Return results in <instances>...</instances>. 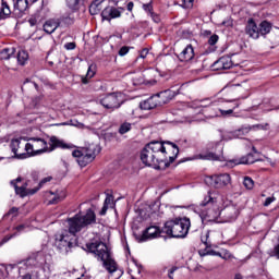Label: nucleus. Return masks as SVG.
<instances>
[{
    "mask_svg": "<svg viewBox=\"0 0 279 279\" xmlns=\"http://www.w3.org/2000/svg\"><path fill=\"white\" fill-rule=\"evenodd\" d=\"M180 148L178 145L168 142L167 146L162 142L148 143L141 153V160L146 167H153L154 169H160V165L169 167L175 161Z\"/></svg>",
    "mask_w": 279,
    "mask_h": 279,
    "instance_id": "nucleus-1",
    "label": "nucleus"
},
{
    "mask_svg": "<svg viewBox=\"0 0 279 279\" xmlns=\"http://www.w3.org/2000/svg\"><path fill=\"white\" fill-rule=\"evenodd\" d=\"M86 250L90 254H94L97 260L102 263V267L107 269V271L112 276L113 274H118L117 262L112 258V253L108 245L104 242L95 241L86 244Z\"/></svg>",
    "mask_w": 279,
    "mask_h": 279,
    "instance_id": "nucleus-2",
    "label": "nucleus"
},
{
    "mask_svg": "<svg viewBox=\"0 0 279 279\" xmlns=\"http://www.w3.org/2000/svg\"><path fill=\"white\" fill-rule=\"evenodd\" d=\"M186 86V84L181 85V87L178 89V93L168 89L154 95L148 99L140 102V108L141 110H154V108H158V106H165V104H169V101H171L175 95H180V93H182Z\"/></svg>",
    "mask_w": 279,
    "mask_h": 279,
    "instance_id": "nucleus-3",
    "label": "nucleus"
},
{
    "mask_svg": "<svg viewBox=\"0 0 279 279\" xmlns=\"http://www.w3.org/2000/svg\"><path fill=\"white\" fill-rule=\"evenodd\" d=\"M190 228L191 219L183 217L168 220L162 230L168 236H172L173 239H185Z\"/></svg>",
    "mask_w": 279,
    "mask_h": 279,
    "instance_id": "nucleus-4",
    "label": "nucleus"
},
{
    "mask_svg": "<svg viewBox=\"0 0 279 279\" xmlns=\"http://www.w3.org/2000/svg\"><path fill=\"white\" fill-rule=\"evenodd\" d=\"M97 221V217L95 216V211L93 209H88L85 215L76 214L72 218H68V232L75 236L77 232H82L84 228L92 226Z\"/></svg>",
    "mask_w": 279,
    "mask_h": 279,
    "instance_id": "nucleus-5",
    "label": "nucleus"
},
{
    "mask_svg": "<svg viewBox=\"0 0 279 279\" xmlns=\"http://www.w3.org/2000/svg\"><path fill=\"white\" fill-rule=\"evenodd\" d=\"M97 221V217L95 216V211L93 209H88L85 215L76 214L72 218H68V232L75 236L77 232H82L84 228L92 226Z\"/></svg>",
    "mask_w": 279,
    "mask_h": 279,
    "instance_id": "nucleus-6",
    "label": "nucleus"
},
{
    "mask_svg": "<svg viewBox=\"0 0 279 279\" xmlns=\"http://www.w3.org/2000/svg\"><path fill=\"white\" fill-rule=\"evenodd\" d=\"M99 151L100 148L97 144H89L82 150L72 151V156L76 158V162L77 165H80V167H86L87 165H90V162L95 160Z\"/></svg>",
    "mask_w": 279,
    "mask_h": 279,
    "instance_id": "nucleus-7",
    "label": "nucleus"
},
{
    "mask_svg": "<svg viewBox=\"0 0 279 279\" xmlns=\"http://www.w3.org/2000/svg\"><path fill=\"white\" fill-rule=\"evenodd\" d=\"M201 206H203L201 211V219L203 221H217L221 217L219 206L215 205V198L210 194L205 197Z\"/></svg>",
    "mask_w": 279,
    "mask_h": 279,
    "instance_id": "nucleus-8",
    "label": "nucleus"
},
{
    "mask_svg": "<svg viewBox=\"0 0 279 279\" xmlns=\"http://www.w3.org/2000/svg\"><path fill=\"white\" fill-rule=\"evenodd\" d=\"M74 235L69 230H61L54 234V245L61 254H69L73 247Z\"/></svg>",
    "mask_w": 279,
    "mask_h": 279,
    "instance_id": "nucleus-9",
    "label": "nucleus"
},
{
    "mask_svg": "<svg viewBox=\"0 0 279 279\" xmlns=\"http://www.w3.org/2000/svg\"><path fill=\"white\" fill-rule=\"evenodd\" d=\"M26 151L28 158L32 156H40V154H47L49 151V144L45 138L32 137L28 143H26Z\"/></svg>",
    "mask_w": 279,
    "mask_h": 279,
    "instance_id": "nucleus-10",
    "label": "nucleus"
},
{
    "mask_svg": "<svg viewBox=\"0 0 279 279\" xmlns=\"http://www.w3.org/2000/svg\"><path fill=\"white\" fill-rule=\"evenodd\" d=\"M210 104L220 106L213 117H222L223 119H227L228 117H232V114H234V110L239 108V101L236 100L211 101Z\"/></svg>",
    "mask_w": 279,
    "mask_h": 279,
    "instance_id": "nucleus-11",
    "label": "nucleus"
},
{
    "mask_svg": "<svg viewBox=\"0 0 279 279\" xmlns=\"http://www.w3.org/2000/svg\"><path fill=\"white\" fill-rule=\"evenodd\" d=\"M100 104L107 110H118L123 105V94L121 93H111L106 95L102 99H100Z\"/></svg>",
    "mask_w": 279,
    "mask_h": 279,
    "instance_id": "nucleus-12",
    "label": "nucleus"
},
{
    "mask_svg": "<svg viewBox=\"0 0 279 279\" xmlns=\"http://www.w3.org/2000/svg\"><path fill=\"white\" fill-rule=\"evenodd\" d=\"M205 182L214 189H226V186L232 182V179L230 178V174L222 173L206 177Z\"/></svg>",
    "mask_w": 279,
    "mask_h": 279,
    "instance_id": "nucleus-13",
    "label": "nucleus"
},
{
    "mask_svg": "<svg viewBox=\"0 0 279 279\" xmlns=\"http://www.w3.org/2000/svg\"><path fill=\"white\" fill-rule=\"evenodd\" d=\"M10 147L15 158H20L22 160L29 158V154H27V143L23 142V138L12 140Z\"/></svg>",
    "mask_w": 279,
    "mask_h": 279,
    "instance_id": "nucleus-14",
    "label": "nucleus"
},
{
    "mask_svg": "<svg viewBox=\"0 0 279 279\" xmlns=\"http://www.w3.org/2000/svg\"><path fill=\"white\" fill-rule=\"evenodd\" d=\"M220 215L223 217L226 223L236 221V218L239 217V207L235 205H229L220 211Z\"/></svg>",
    "mask_w": 279,
    "mask_h": 279,
    "instance_id": "nucleus-15",
    "label": "nucleus"
},
{
    "mask_svg": "<svg viewBox=\"0 0 279 279\" xmlns=\"http://www.w3.org/2000/svg\"><path fill=\"white\" fill-rule=\"evenodd\" d=\"M245 34L247 35L248 38H253V40H258V38H260L259 26L256 25L254 19H250L247 21V24L245 26Z\"/></svg>",
    "mask_w": 279,
    "mask_h": 279,
    "instance_id": "nucleus-16",
    "label": "nucleus"
},
{
    "mask_svg": "<svg viewBox=\"0 0 279 279\" xmlns=\"http://www.w3.org/2000/svg\"><path fill=\"white\" fill-rule=\"evenodd\" d=\"M252 132V126H242L235 131L228 132L223 135L225 141H232V138H242L243 136H247Z\"/></svg>",
    "mask_w": 279,
    "mask_h": 279,
    "instance_id": "nucleus-17",
    "label": "nucleus"
},
{
    "mask_svg": "<svg viewBox=\"0 0 279 279\" xmlns=\"http://www.w3.org/2000/svg\"><path fill=\"white\" fill-rule=\"evenodd\" d=\"M123 11L121 9H117L113 7H107L101 12V19L102 21H111L112 19H120L121 13Z\"/></svg>",
    "mask_w": 279,
    "mask_h": 279,
    "instance_id": "nucleus-18",
    "label": "nucleus"
},
{
    "mask_svg": "<svg viewBox=\"0 0 279 279\" xmlns=\"http://www.w3.org/2000/svg\"><path fill=\"white\" fill-rule=\"evenodd\" d=\"M23 182V179L19 177L16 180L11 181V186H13L16 195H20V197H26L27 195V183H23L22 185L19 186Z\"/></svg>",
    "mask_w": 279,
    "mask_h": 279,
    "instance_id": "nucleus-19",
    "label": "nucleus"
},
{
    "mask_svg": "<svg viewBox=\"0 0 279 279\" xmlns=\"http://www.w3.org/2000/svg\"><path fill=\"white\" fill-rule=\"evenodd\" d=\"M232 58L230 57H221L219 60H217L215 63H214V68L217 70V71H226L228 69H232Z\"/></svg>",
    "mask_w": 279,
    "mask_h": 279,
    "instance_id": "nucleus-20",
    "label": "nucleus"
},
{
    "mask_svg": "<svg viewBox=\"0 0 279 279\" xmlns=\"http://www.w3.org/2000/svg\"><path fill=\"white\" fill-rule=\"evenodd\" d=\"M48 151H53L54 149H69V145L66 143H64V141L56 137V136H51L48 143Z\"/></svg>",
    "mask_w": 279,
    "mask_h": 279,
    "instance_id": "nucleus-21",
    "label": "nucleus"
},
{
    "mask_svg": "<svg viewBox=\"0 0 279 279\" xmlns=\"http://www.w3.org/2000/svg\"><path fill=\"white\" fill-rule=\"evenodd\" d=\"M26 265L31 267H43V265H45V256L43 253L33 254L26 259Z\"/></svg>",
    "mask_w": 279,
    "mask_h": 279,
    "instance_id": "nucleus-22",
    "label": "nucleus"
},
{
    "mask_svg": "<svg viewBox=\"0 0 279 279\" xmlns=\"http://www.w3.org/2000/svg\"><path fill=\"white\" fill-rule=\"evenodd\" d=\"M160 228L157 226L148 227L142 235V241H147L148 239H158L160 236Z\"/></svg>",
    "mask_w": 279,
    "mask_h": 279,
    "instance_id": "nucleus-23",
    "label": "nucleus"
},
{
    "mask_svg": "<svg viewBox=\"0 0 279 279\" xmlns=\"http://www.w3.org/2000/svg\"><path fill=\"white\" fill-rule=\"evenodd\" d=\"M194 57H195V51L193 50V46L187 45L179 54V60H181V62H190V60Z\"/></svg>",
    "mask_w": 279,
    "mask_h": 279,
    "instance_id": "nucleus-24",
    "label": "nucleus"
},
{
    "mask_svg": "<svg viewBox=\"0 0 279 279\" xmlns=\"http://www.w3.org/2000/svg\"><path fill=\"white\" fill-rule=\"evenodd\" d=\"M58 27H60V20H47L44 23V32L46 34H53V32H56V29H58Z\"/></svg>",
    "mask_w": 279,
    "mask_h": 279,
    "instance_id": "nucleus-25",
    "label": "nucleus"
},
{
    "mask_svg": "<svg viewBox=\"0 0 279 279\" xmlns=\"http://www.w3.org/2000/svg\"><path fill=\"white\" fill-rule=\"evenodd\" d=\"M15 53L16 48L14 47L3 48L2 50H0V60H12Z\"/></svg>",
    "mask_w": 279,
    "mask_h": 279,
    "instance_id": "nucleus-26",
    "label": "nucleus"
},
{
    "mask_svg": "<svg viewBox=\"0 0 279 279\" xmlns=\"http://www.w3.org/2000/svg\"><path fill=\"white\" fill-rule=\"evenodd\" d=\"M234 165H254L256 160L254 159V155L248 154L240 159L232 160Z\"/></svg>",
    "mask_w": 279,
    "mask_h": 279,
    "instance_id": "nucleus-27",
    "label": "nucleus"
},
{
    "mask_svg": "<svg viewBox=\"0 0 279 279\" xmlns=\"http://www.w3.org/2000/svg\"><path fill=\"white\" fill-rule=\"evenodd\" d=\"M10 14H12V11L10 10V5H8V2H5V0H2V4L0 9V21L8 19Z\"/></svg>",
    "mask_w": 279,
    "mask_h": 279,
    "instance_id": "nucleus-28",
    "label": "nucleus"
},
{
    "mask_svg": "<svg viewBox=\"0 0 279 279\" xmlns=\"http://www.w3.org/2000/svg\"><path fill=\"white\" fill-rule=\"evenodd\" d=\"M50 195H54L52 199L49 201V204H59L66 197V193L64 191H57L56 193L50 192Z\"/></svg>",
    "mask_w": 279,
    "mask_h": 279,
    "instance_id": "nucleus-29",
    "label": "nucleus"
},
{
    "mask_svg": "<svg viewBox=\"0 0 279 279\" xmlns=\"http://www.w3.org/2000/svg\"><path fill=\"white\" fill-rule=\"evenodd\" d=\"M114 204V196L107 194L104 206L100 210V215H106V213H108V208H110V206H112Z\"/></svg>",
    "mask_w": 279,
    "mask_h": 279,
    "instance_id": "nucleus-30",
    "label": "nucleus"
},
{
    "mask_svg": "<svg viewBox=\"0 0 279 279\" xmlns=\"http://www.w3.org/2000/svg\"><path fill=\"white\" fill-rule=\"evenodd\" d=\"M101 3H104V0H95L89 5V13L92 14V16H95V14H99V12H101Z\"/></svg>",
    "mask_w": 279,
    "mask_h": 279,
    "instance_id": "nucleus-31",
    "label": "nucleus"
},
{
    "mask_svg": "<svg viewBox=\"0 0 279 279\" xmlns=\"http://www.w3.org/2000/svg\"><path fill=\"white\" fill-rule=\"evenodd\" d=\"M259 36H267L271 32V23L263 21L259 24Z\"/></svg>",
    "mask_w": 279,
    "mask_h": 279,
    "instance_id": "nucleus-32",
    "label": "nucleus"
},
{
    "mask_svg": "<svg viewBox=\"0 0 279 279\" xmlns=\"http://www.w3.org/2000/svg\"><path fill=\"white\" fill-rule=\"evenodd\" d=\"M32 3H29V0H17L14 4V9L19 10V12H25Z\"/></svg>",
    "mask_w": 279,
    "mask_h": 279,
    "instance_id": "nucleus-33",
    "label": "nucleus"
},
{
    "mask_svg": "<svg viewBox=\"0 0 279 279\" xmlns=\"http://www.w3.org/2000/svg\"><path fill=\"white\" fill-rule=\"evenodd\" d=\"M268 40H269L270 45H275V47H278V45H279V28H275L270 33Z\"/></svg>",
    "mask_w": 279,
    "mask_h": 279,
    "instance_id": "nucleus-34",
    "label": "nucleus"
},
{
    "mask_svg": "<svg viewBox=\"0 0 279 279\" xmlns=\"http://www.w3.org/2000/svg\"><path fill=\"white\" fill-rule=\"evenodd\" d=\"M97 70V65L96 64H90L88 66V70H87V74H86V77H83L82 78V82L84 84H87L88 83V80H90L92 77H95V71Z\"/></svg>",
    "mask_w": 279,
    "mask_h": 279,
    "instance_id": "nucleus-35",
    "label": "nucleus"
},
{
    "mask_svg": "<svg viewBox=\"0 0 279 279\" xmlns=\"http://www.w3.org/2000/svg\"><path fill=\"white\" fill-rule=\"evenodd\" d=\"M27 60H29V54L25 50H20L17 53V62L22 66L26 64Z\"/></svg>",
    "mask_w": 279,
    "mask_h": 279,
    "instance_id": "nucleus-36",
    "label": "nucleus"
},
{
    "mask_svg": "<svg viewBox=\"0 0 279 279\" xmlns=\"http://www.w3.org/2000/svg\"><path fill=\"white\" fill-rule=\"evenodd\" d=\"M82 3H84V0H66V5L70 10H80Z\"/></svg>",
    "mask_w": 279,
    "mask_h": 279,
    "instance_id": "nucleus-37",
    "label": "nucleus"
},
{
    "mask_svg": "<svg viewBox=\"0 0 279 279\" xmlns=\"http://www.w3.org/2000/svg\"><path fill=\"white\" fill-rule=\"evenodd\" d=\"M197 159L199 160H219V156H217L215 153H208L206 155H197Z\"/></svg>",
    "mask_w": 279,
    "mask_h": 279,
    "instance_id": "nucleus-38",
    "label": "nucleus"
},
{
    "mask_svg": "<svg viewBox=\"0 0 279 279\" xmlns=\"http://www.w3.org/2000/svg\"><path fill=\"white\" fill-rule=\"evenodd\" d=\"M210 231H206L205 233H202L201 241L206 245V247H213V242H210Z\"/></svg>",
    "mask_w": 279,
    "mask_h": 279,
    "instance_id": "nucleus-39",
    "label": "nucleus"
},
{
    "mask_svg": "<svg viewBox=\"0 0 279 279\" xmlns=\"http://www.w3.org/2000/svg\"><path fill=\"white\" fill-rule=\"evenodd\" d=\"M133 82H134V84H137V85H140V84H145L146 86H147V85H154V84H156V81H148V80H145L142 75L134 77Z\"/></svg>",
    "mask_w": 279,
    "mask_h": 279,
    "instance_id": "nucleus-40",
    "label": "nucleus"
},
{
    "mask_svg": "<svg viewBox=\"0 0 279 279\" xmlns=\"http://www.w3.org/2000/svg\"><path fill=\"white\" fill-rule=\"evenodd\" d=\"M132 130V124L130 122H124L119 128V134H128Z\"/></svg>",
    "mask_w": 279,
    "mask_h": 279,
    "instance_id": "nucleus-41",
    "label": "nucleus"
},
{
    "mask_svg": "<svg viewBox=\"0 0 279 279\" xmlns=\"http://www.w3.org/2000/svg\"><path fill=\"white\" fill-rule=\"evenodd\" d=\"M51 180H53V178L51 177H46L44 178L40 182H39V187L36 190H32L31 194L34 195V193H38L39 189H43V186H45V184H47V182H51Z\"/></svg>",
    "mask_w": 279,
    "mask_h": 279,
    "instance_id": "nucleus-42",
    "label": "nucleus"
},
{
    "mask_svg": "<svg viewBox=\"0 0 279 279\" xmlns=\"http://www.w3.org/2000/svg\"><path fill=\"white\" fill-rule=\"evenodd\" d=\"M243 185L248 191H252V189H254V180H252V178H250V177H245L244 181H243Z\"/></svg>",
    "mask_w": 279,
    "mask_h": 279,
    "instance_id": "nucleus-43",
    "label": "nucleus"
},
{
    "mask_svg": "<svg viewBox=\"0 0 279 279\" xmlns=\"http://www.w3.org/2000/svg\"><path fill=\"white\" fill-rule=\"evenodd\" d=\"M219 41V36L217 35H211L208 39V45H217V43Z\"/></svg>",
    "mask_w": 279,
    "mask_h": 279,
    "instance_id": "nucleus-44",
    "label": "nucleus"
},
{
    "mask_svg": "<svg viewBox=\"0 0 279 279\" xmlns=\"http://www.w3.org/2000/svg\"><path fill=\"white\" fill-rule=\"evenodd\" d=\"M143 10L145 12H149V14H151L153 10H154V7L151 5V2L149 3H146V4H143Z\"/></svg>",
    "mask_w": 279,
    "mask_h": 279,
    "instance_id": "nucleus-45",
    "label": "nucleus"
},
{
    "mask_svg": "<svg viewBox=\"0 0 279 279\" xmlns=\"http://www.w3.org/2000/svg\"><path fill=\"white\" fill-rule=\"evenodd\" d=\"M129 52H130V48H128V46H123V47L119 50V56H121V57L128 56Z\"/></svg>",
    "mask_w": 279,
    "mask_h": 279,
    "instance_id": "nucleus-46",
    "label": "nucleus"
},
{
    "mask_svg": "<svg viewBox=\"0 0 279 279\" xmlns=\"http://www.w3.org/2000/svg\"><path fill=\"white\" fill-rule=\"evenodd\" d=\"M276 202V198L274 196L267 197L266 201L264 202V206H271Z\"/></svg>",
    "mask_w": 279,
    "mask_h": 279,
    "instance_id": "nucleus-47",
    "label": "nucleus"
},
{
    "mask_svg": "<svg viewBox=\"0 0 279 279\" xmlns=\"http://www.w3.org/2000/svg\"><path fill=\"white\" fill-rule=\"evenodd\" d=\"M64 49H66L68 51H73V49H75V43H66L64 45Z\"/></svg>",
    "mask_w": 279,
    "mask_h": 279,
    "instance_id": "nucleus-48",
    "label": "nucleus"
},
{
    "mask_svg": "<svg viewBox=\"0 0 279 279\" xmlns=\"http://www.w3.org/2000/svg\"><path fill=\"white\" fill-rule=\"evenodd\" d=\"M7 215H12V217H16V215H19V208L12 207Z\"/></svg>",
    "mask_w": 279,
    "mask_h": 279,
    "instance_id": "nucleus-49",
    "label": "nucleus"
},
{
    "mask_svg": "<svg viewBox=\"0 0 279 279\" xmlns=\"http://www.w3.org/2000/svg\"><path fill=\"white\" fill-rule=\"evenodd\" d=\"M175 271H178V267H172L169 271H168V277L170 279H173V274H175Z\"/></svg>",
    "mask_w": 279,
    "mask_h": 279,
    "instance_id": "nucleus-50",
    "label": "nucleus"
},
{
    "mask_svg": "<svg viewBox=\"0 0 279 279\" xmlns=\"http://www.w3.org/2000/svg\"><path fill=\"white\" fill-rule=\"evenodd\" d=\"M147 53H149V50H148V49H143V50L140 52V58H142V59L147 58Z\"/></svg>",
    "mask_w": 279,
    "mask_h": 279,
    "instance_id": "nucleus-51",
    "label": "nucleus"
},
{
    "mask_svg": "<svg viewBox=\"0 0 279 279\" xmlns=\"http://www.w3.org/2000/svg\"><path fill=\"white\" fill-rule=\"evenodd\" d=\"M206 101H210V98H205V99L201 100V108H206V106H208V105H204V104H206Z\"/></svg>",
    "mask_w": 279,
    "mask_h": 279,
    "instance_id": "nucleus-52",
    "label": "nucleus"
},
{
    "mask_svg": "<svg viewBox=\"0 0 279 279\" xmlns=\"http://www.w3.org/2000/svg\"><path fill=\"white\" fill-rule=\"evenodd\" d=\"M16 232H23L25 230V225H20L15 228Z\"/></svg>",
    "mask_w": 279,
    "mask_h": 279,
    "instance_id": "nucleus-53",
    "label": "nucleus"
},
{
    "mask_svg": "<svg viewBox=\"0 0 279 279\" xmlns=\"http://www.w3.org/2000/svg\"><path fill=\"white\" fill-rule=\"evenodd\" d=\"M126 8L129 12H132V10H134V2H129Z\"/></svg>",
    "mask_w": 279,
    "mask_h": 279,
    "instance_id": "nucleus-54",
    "label": "nucleus"
},
{
    "mask_svg": "<svg viewBox=\"0 0 279 279\" xmlns=\"http://www.w3.org/2000/svg\"><path fill=\"white\" fill-rule=\"evenodd\" d=\"M61 21H63L64 23H66V21H70V23H73V20L71 17H61Z\"/></svg>",
    "mask_w": 279,
    "mask_h": 279,
    "instance_id": "nucleus-55",
    "label": "nucleus"
},
{
    "mask_svg": "<svg viewBox=\"0 0 279 279\" xmlns=\"http://www.w3.org/2000/svg\"><path fill=\"white\" fill-rule=\"evenodd\" d=\"M183 3H184L185 5H189V3H190V4L193 3V0H183Z\"/></svg>",
    "mask_w": 279,
    "mask_h": 279,
    "instance_id": "nucleus-56",
    "label": "nucleus"
},
{
    "mask_svg": "<svg viewBox=\"0 0 279 279\" xmlns=\"http://www.w3.org/2000/svg\"><path fill=\"white\" fill-rule=\"evenodd\" d=\"M234 279H243V276H242L241 274H236V275L234 276Z\"/></svg>",
    "mask_w": 279,
    "mask_h": 279,
    "instance_id": "nucleus-57",
    "label": "nucleus"
},
{
    "mask_svg": "<svg viewBox=\"0 0 279 279\" xmlns=\"http://www.w3.org/2000/svg\"><path fill=\"white\" fill-rule=\"evenodd\" d=\"M22 279H32V275H25L22 277Z\"/></svg>",
    "mask_w": 279,
    "mask_h": 279,
    "instance_id": "nucleus-58",
    "label": "nucleus"
},
{
    "mask_svg": "<svg viewBox=\"0 0 279 279\" xmlns=\"http://www.w3.org/2000/svg\"><path fill=\"white\" fill-rule=\"evenodd\" d=\"M29 24L32 25V27H34V25H36V21L29 20Z\"/></svg>",
    "mask_w": 279,
    "mask_h": 279,
    "instance_id": "nucleus-59",
    "label": "nucleus"
},
{
    "mask_svg": "<svg viewBox=\"0 0 279 279\" xmlns=\"http://www.w3.org/2000/svg\"><path fill=\"white\" fill-rule=\"evenodd\" d=\"M36 1H38V0H28V2L31 3V5H34V3H36Z\"/></svg>",
    "mask_w": 279,
    "mask_h": 279,
    "instance_id": "nucleus-60",
    "label": "nucleus"
},
{
    "mask_svg": "<svg viewBox=\"0 0 279 279\" xmlns=\"http://www.w3.org/2000/svg\"><path fill=\"white\" fill-rule=\"evenodd\" d=\"M214 256H219V257H221V253H219V252H214Z\"/></svg>",
    "mask_w": 279,
    "mask_h": 279,
    "instance_id": "nucleus-61",
    "label": "nucleus"
},
{
    "mask_svg": "<svg viewBox=\"0 0 279 279\" xmlns=\"http://www.w3.org/2000/svg\"><path fill=\"white\" fill-rule=\"evenodd\" d=\"M33 84H34L35 88H38V85L36 83H33Z\"/></svg>",
    "mask_w": 279,
    "mask_h": 279,
    "instance_id": "nucleus-62",
    "label": "nucleus"
},
{
    "mask_svg": "<svg viewBox=\"0 0 279 279\" xmlns=\"http://www.w3.org/2000/svg\"><path fill=\"white\" fill-rule=\"evenodd\" d=\"M253 151H255V153H256V148H255V147H253Z\"/></svg>",
    "mask_w": 279,
    "mask_h": 279,
    "instance_id": "nucleus-63",
    "label": "nucleus"
},
{
    "mask_svg": "<svg viewBox=\"0 0 279 279\" xmlns=\"http://www.w3.org/2000/svg\"><path fill=\"white\" fill-rule=\"evenodd\" d=\"M72 125H77L76 123H72Z\"/></svg>",
    "mask_w": 279,
    "mask_h": 279,
    "instance_id": "nucleus-64",
    "label": "nucleus"
}]
</instances>
